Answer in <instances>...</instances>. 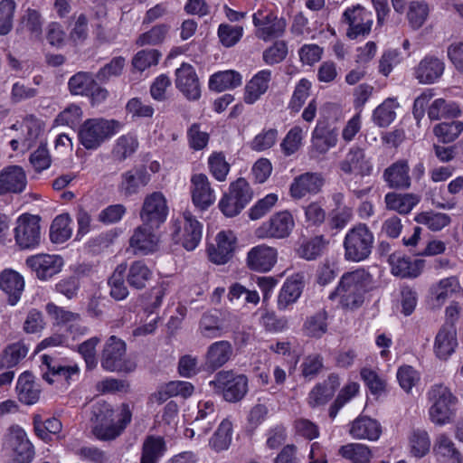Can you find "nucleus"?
<instances>
[{
	"instance_id": "6e6d98bb",
	"label": "nucleus",
	"mask_w": 463,
	"mask_h": 463,
	"mask_svg": "<svg viewBox=\"0 0 463 463\" xmlns=\"http://www.w3.org/2000/svg\"><path fill=\"white\" fill-rule=\"evenodd\" d=\"M232 422L227 419L223 420L220 423L213 436L210 439V447L217 452L227 449L232 441Z\"/></svg>"
},
{
	"instance_id": "e2e57ef3",
	"label": "nucleus",
	"mask_w": 463,
	"mask_h": 463,
	"mask_svg": "<svg viewBox=\"0 0 463 463\" xmlns=\"http://www.w3.org/2000/svg\"><path fill=\"white\" fill-rule=\"evenodd\" d=\"M227 194L239 202L238 204L243 208L250 202L253 194L249 183L244 178H238L232 183Z\"/></svg>"
},
{
	"instance_id": "cd10ccee",
	"label": "nucleus",
	"mask_w": 463,
	"mask_h": 463,
	"mask_svg": "<svg viewBox=\"0 0 463 463\" xmlns=\"http://www.w3.org/2000/svg\"><path fill=\"white\" fill-rule=\"evenodd\" d=\"M277 250L266 245H258L252 248L247 256V264L252 270L266 272L275 265Z\"/></svg>"
},
{
	"instance_id": "f257e3e1",
	"label": "nucleus",
	"mask_w": 463,
	"mask_h": 463,
	"mask_svg": "<svg viewBox=\"0 0 463 463\" xmlns=\"http://www.w3.org/2000/svg\"><path fill=\"white\" fill-rule=\"evenodd\" d=\"M114 414L112 406L106 402L99 401L91 406L92 432L97 439L100 440L114 439L131 421L132 415L128 404H122L118 422H115Z\"/></svg>"
},
{
	"instance_id": "338daca9",
	"label": "nucleus",
	"mask_w": 463,
	"mask_h": 463,
	"mask_svg": "<svg viewBox=\"0 0 463 463\" xmlns=\"http://www.w3.org/2000/svg\"><path fill=\"white\" fill-rule=\"evenodd\" d=\"M359 390V385L356 383H350L346 384L338 393L336 399L329 408V417L335 419L339 410L348 402L353 397L356 395Z\"/></svg>"
},
{
	"instance_id": "79ce46f5",
	"label": "nucleus",
	"mask_w": 463,
	"mask_h": 463,
	"mask_svg": "<svg viewBox=\"0 0 463 463\" xmlns=\"http://www.w3.org/2000/svg\"><path fill=\"white\" fill-rule=\"evenodd\" d=\"M461 115V109L455 102L447 101L444 99H435L428 109V117L430 120L441 118H456Z\"/></svg>"
},
{
	"instance_id": "b1692460",
	"label": "nucleus",
	"mask_w": 463,
	"mask_h": 463,
	"mask_svg": "<svg viewBox=\"0 0 463 463\" xmlns=\"http://www.w3.org/2000/svg\"><path fill=\"white\" fill-rule=\"evenodd\" d=\"M339 167L345 174L356 173L361 176H368L373 171L371 160L366 157L364 149L358 146L350 148L345 159L339 163Z\"/></svg>"
},
{
	"instance_id": "052dcab7",
	"label": "nucleus",
	"mask_w": 463,
	"mask_h": 463,
	"mask_svg": "<svg viewBox=\"0 0 463 463\" xmlns=\"http://www.w3.org/2000/svg\"><path fill=\"white\" fill-rule=\"evenodd\" d=\"M33 426L36 435L44 441L50 440L51 435H58L62 429L61 420L54 417L43 421L40 416H35Z\"/></svg>"
},
{
	"instance_id": "f3484780",
	"label": "nucleus",
	"mask_w": 463,
	"mask_h": 463,
	"mask_svg": "<svg viewBox=\"0 0 463 463\" xmlns=\"http://www.w3.org/2000/svg\"><path fill=\"white\" fill-rule=\"evenodd\" d=\"M175 87L189 100L201 97V85L194 68L189 63H182L175 70Z\"/></svg>"
},
{
	"instance_id": "f8f14e48",
	"label": "nucleus",
	"mask_w": 463,
	"mask_h": 463,
	"mask_svg": "<svg viewBox=\"0 0 463 463\" xmlns=\"http://www.w3.org/2000/svg\"><path fill=\"white\" fill-rule=\"evenodd\" d=\"M342 22L348 24L346 36L356 39L370 33L373 23V14L364 6L356 5L344 12Z\"/></svg>"
},
{
	"instance_id": "09e8293b",
	"label": "nucleus",
	"mask_w": 463,
	"mask_h": 463,
	"mask_svg": "<svg viewBox=\"0 0 463 463\" xmlns=\"http://www.w3.org/2000/svg\"><path fill=\"white\" fill-rule=\"evenodd\" d=\"M241 84V76L235 71H219L211 76L209 87L216 91L234 89Z\"/></svg>"
},
{
	"instance_id": "69168bd1",
	"label": "nucleus",
	"mask_w": 463,
	"mask_h": 463,
	"mask_svg": "<svg viewBox=\"0 0 463 463\" xmlns=\"http://www.w3.org/2000/svg\"><path fill=\"white\" fill-rule=\"evenodd\" d=\"M169 31V26L165 24H157L152 27L146 33H142L137 40V44L139 46L144 45H156L165 40Z\"/></svg>"
},
{
	"instance_id": "c9c22d12",
	"label": "nucleus",
	"mask_w": 463,
	"mask_h": 463,
	"mask_svg": "<svg viewBox=\"0 0 463 463\" xmlns=\"http://www.w3.org/2000/svg\"><path fill=\"white\" fill-rule=\"evenodd\" d=\"M15 33L20 35L28 33L31 39L39 38L43 33L41 14L37 10L28 8L22 16Z\"/></svg>"
},
{
	"instance_id": "37998d69",
	"label": "nucleus",
	"mask_w": 463,
	"mask_h": 463,
	"mask_svg": "<svg viewBox=\"0 0 463 463\" xmlns=\"http://www.w3.org/2000/svg\"><path fill=\"white\" fill-rule=\"evenodd\" d=\"M463 288L456 276H451L439 280L433 288L432 294L438 307H440L453 294L461 293Z\"/></svg>"
},
{
	"instance_id": "7ed1b4c3",
	"label": "nucleus",
	"mask_w": 463,
	"mask_h": 463,
	"mask_svg": "<svg viewBox=\"0 0 463 463\" xmlns=\"http://www.w3.org/2000/svg\"><path fill=\"white\" fill-rule=\"evenodd\" d=\"M373 242V233L366 224L354 225L344 239L345 259L354 262L368 259L372 253Z\"/></svg>"
},
{
	"instance_id": "1a4fd4ad",
	"label": "nucleus",
	"mask_w": 463,
	"mask_h": 463,
	"mask_svg": "<svg viewBox=\"0 0 463 463\" xmlns=\"http://www.w3.org/2000/svg\"><path fill=\"white\" fill-rule=\"evenodd\" d=\"M3 448L14 453L17 463H30L34 458V449L26 432L18 425L11 426L4 436Z\"/></svg>"
},
{
	"instance_id": "c03bdc74",
	"label": "nucleus",
	"mask_w": 463,
	"mask_h": 463,
	"mask_svg": "<svg viewBox=\"0 0 463 463\" xmlns=\"http://www.w3.org/2000/svg\"><path fill=\"white\" fill-rule=\"evenodd\" d=\"M126 271V264L118 265L108 281L110 288L109 295L117 301L123 300L128 296V289L125 284Z\"/></svg>"
},
{
	"instance_id": "4468645a",
	"label": "nucleus",
	"mask_w": 463,
	"mask_h": 463,
	"mask_svg": "<svg viewBox=\"0 0 463 463\" xmlns=\"http://www.w3.org/2000/svg\"><path fill=\"white\" fill-rule=\"evenodd\" d=\"M294 225V219L289 212H279L257 229L256 235L259 238H286L290 234Z\"/></svg>"
},
{
	"instance_id": "6e6552de",
	"label": "nucleus",
	"mask_w": 463,
	"mask_h": 463,
	"mask_svg": "<svg viewBox=\"0 0 463 463\" xmlns=\"http://www.w3.org/2000/svg\"><path fill=\"white\" fill-rule=\"evenodd\" d=\"M203 225L189 211L183 213L172 224V237L187 250H194L202 239Z\"/></svg>"
},
{
	"instance_id": "a18cd8bd",
	"label": "nucleus",
	"mask_w": 463,
	"mask_h": 463,
	"mask_svg": "<svg viewBox=\"0 0 463 463\" xmlns=\"http://www.w3.org/2000/svg\"><path fill=\"white\" fill-rule=\"evenodd\" d=\"M432 132L439 142L443 144L452 143L463 132V122L452 120L438 123L433 127Z\"/></svg>"
},
{
	"instance_id": "0e129e2a",
	"label": "nucleus",
	"mask_w": 463,
	"mask_h": 463,
	"mask_svg": "<svg viewBox=\"0 0 463 463\" xmlns=\"http://www.w3.org/2000/svg\"><path fill=\"white\" fill-rule=\"evenodd\" d=\"M416 222L426 225L431 231H440L450 222V218L441 213H421L415 218Z\"/></svg>"
},
{
	"instance_id": "39448f33",
	"label": "nucleus",
	"mask_w": 463,
	"mask_h": 463,
	"mask_svg": "<svg viewBox=\"0 0 463 463\" xmlns=\"http://www.w3.org/2000/svg\"><path fill=\"white\" fill-rule=\"evenodd\" d=\"M122 125L115 119L90 118L79 130V139L86 149L98 148L107 138L119 131Z\"/></svg>"
},
{
	"instance_id": "58836bf2",
	"label": "nucleus",
	"mask_w": 463,
	"mask_h": 463,
	"mask_svg": "<svg viewBox=\"0 0 463 463\" xmlns=\"http://www.w3.org/2000/svg\"><path fill=\"white\" fill-rule=\"evenodd\" d=\"M456 329L441 327L436 335L434 350L439 359L446 360L457 346Z\"/></svg>"
},
{
	"instance_id": "603ef678",
	"label": "nucleus",
	"mask_w": 463,
	"mask_h": 463,
	"mask_svg": "<svg viewBox=\"0 0 463 463\" xmlns=\"http://www.w3.org/2000/svg\"><path fill=\"white\" fill-rule=\"evenodd\" d=\"M302 292V283L298 279H288L283 284L278 298L279 309H285L288 305L296 302Z\"/></svg>"
},
{
	"instance_id": "e433bc0d",
	"label": "nucleus",
	"mask_w": 463,
	"mask_h": 463,
	"mask_svg": "<svg viewBox=\"0 0 463 463\" xmlns=\"http://www.w3.org/2000/svg\"><path fill=\"white\" fill-rule=\"evenodd\" d=\"M166 451L164 438L147 436L142 445L140 463H157Z\"/></svg>"
},
{
	"instance_id": "c756f323",
	"label": "nucleus",
	"mask_w": 463,
	"mask_h": 463,
	"mask_svg": "<svg viewBox=\"0 0 463 463\" xmlns=\"http://www.w3.org/2000/svg\"><path fill=\"white\" fill-rule=\"evenodd\" d=\"M392 273L401 278H416L424 267V260L420 259L411 260L410 257L392 255L389 259Z\"/></svg>"
},
{
	"instance_id": "20e7f679",
	"label": "nucleus",
	"mask_w": 463,
	"mask_h": 463,
	"mask_svg": "<svg viewBox=\"0 0 463 463\" xmlns=\"http://www.w3.org/2000/svg\"><path fill=\"white\" fill-rule=\"evenodd\" d=\"M428 399L431 403L429 410L430 420L440 426L449 423L458 402L450 389L442 383L434 384L428 392Z\"/></svg>"
},
{
	"instance_id": "393cba45",
	"label": "nucleus",
	"mask_w": 463,
	"mask_h": 463,
	"mask_svg": "<svg viewBox=\"0 0 463 463\" xmlns=\"http://www.w3.org/2000/svg\"><path fill=\"white\" fill-rule=\"evenodd\" d=\"M24 279L17 271L5 269L0 272V289L7 296L11 306L16 305L24 290Z\"/></svg>"
},
{
	"instance_id": "5701e85b",
	"label": "nucleus",
	"mask_w": 463,
	"mask_h": 463,
	"mask_svg": "<svg viewBox=\"0 0 463 463\" xmlns=\"http://www.w3.org/2000/svg\"><path fill=\"white\" fill-rule=\"evenodd\" d=\"M325 179L320 173L307 172L295 177L290 185V194L301 199L307 194H317L321 191Z\"/></svg>"
},
{
	"instance_id": "7c9ffc66",
	"label": "nucleus",
	"mask_w": 463,
	"mask_h": 463,
	"mask_svg": "<svg viewBox=\"0 0 463 463\" xmlns=\"http://www.w3.org/2000/svg\"><path fill=\"white\" fill-rule=\"evenodd\" d=\"M235 241L236 238L232 232H219L216 237V247L209 250L210 260L216 264L226 263L232 256Z\"/></svg>"
},
{
	"instance_id": "a211bd4d",
	"label": "nucleus",
	"mask_w": 463,
	"mask_h": 463,
	"mask_svg": "<svg viewBox=\"0 0 463 463\" xmlns=\"http://www.w3.org/2000/svg\"><path fill=\"white\" fill-rule=\"evenodd\" d=\"M233 346L227 340L212 343L203 355V368L214 372L225 365L233 356Z\"/></svg>"
},
{
	"instance_id": "4be33fe9",
	"label": "nucleus",
	"mask_w": 463,
	"mask_h": 463,
	"mask_svg": "<svg viewBox=\"0 0 463 463\" xmlns=\"http://www.w3.org/2000/svg\"><path fill=\"white\" fill-rule=\"evenodd\" d=\"M191 194L193 203L204 211L213 204L215 194L204 174H195L191 178Z\"/></svg>"
},
{
	"instance_id": "72a5a7b5",
	"label": "nucleus",
	"mask_w": 463,
	"mask_h": 463,
	"mask_svg": "<svg viewBox=\"0 0 463 463\" xmlns=\"http://www.w3.org/2000/svg\"><path fill=\"white\" fill-rule=\"evenodd\" d=\"M218 420V411L214 403L211 401L199 402L197 415L191 423L195 430L201 433H208L213 428Z\"/></svg>"
},
{
	"instance_id": "864d4df0",
	"label": "nucleus",
	"mask_w": 463,
	"mask_h": 463,
	"mask_svg": "<svg viewBox=\"0 0 463 463\" xmlns=\"http://www.w3.org/2000/svg\"><path fill=\"white\" fill-rule=\"evenodd\" d=\"M138 147V141L134 135L127 134L119 137L112 149L115 160L122 162L131 156Z\"/></svg>"
},
{
	"instance_id": "dca6fc26",
	"label": "nucleus",
	"mask_w": 463,
	"mask_h": 463,
	"mask_svg": "<svg viewBox=\"0 0 463 463\" xmlns=\"http://www.w3.org/2000/svg\"><path fill=\"white\" fill-rule=\"evenodd\" d=\"M41 374L42 378L49 384L64 379L69 382L71 377L79 373L78 365H64L56 357L51 354H43L41 357Z\"/></svg>"
},
{
	"instance_id": "4d7b16f0",
	"label": "nucleus",
	"mask_w": 463,
	"mask_h": 463,
	"mask_svg": "<svg viewBox=\"0 0 463 463\" xmlns=\"http://www.w3.org/2000/svg\"><path fill=\"white\" fill-rule=\"evenodd\" d=\"M71 217L67 213L58 215L50 228V237L54 243H62L71 236Z\"/></svg>"
},
{
	"instance_id": "de8ad7c7",
	"label": "nucleus",
	"mask_w": 463,
	"mask_h": 463,
	"mask_svg": "<svg viewBox=\"0 0 463 463\" xmlns=\"http://www.w3.org/2000/svg\"><path fill=\"white\" fill-rule=\"evenodd\" d=\"M327 312L325 309L318 310L307 317L303 330L306 335L320 338L327 331Z\"/></svg>"
},
{
	"instance_id": "680f3d73",
	"label": "nucleus",
	"mask_w": 463,
	"mask_h": 463,
	"mask_svg": "<svg viewBox=\"0 0 463 463\" xmlns=\"http://www.w3.org/2000/svg\"><path fill=\"white\" fill-rule=\"evenodd\" d=\"M397 104L393 99H388L378 106L373 115V121L381 128L389 126L395 118L396 113L394 109Z\"/></svg>"
},
{
	"instance_id": "13d9d810",
	"label": "nucleus",
	"mask_w": 463,
	"mask_h": 463,
	"mask_svg": "<svg viewBox=\"0 0 463 463\" xmlns=\"http://www.w3.org/2000/svg\"><path fill=\"white\" fill-rule=\"evenodd\" d=\"M326 244L327 241L323 235L316 236L303 241L298 248L297 253L300 258L312 260L321 255Z\"/></svg>"
},
{
	"instance_id": "49530a36",
	"label": "nucleus",
	"mask_w": 463,
	"mask_h": 463,
	"mask_svg": "<svg viewBox=\"0 0 463 463\" xmlns=\"http://www.w3.org/2000/svg\"><path fill=\"white\" fill-rule=\"evenodd\" d=\"M199 332L203 337L213 339L223 335V326L217 312H207L202 316L199 323Z\"/></svg>"
},
{
	"instance_id": "8fccbe9b",
	"label": "nucleus",
	"mask_w": 463,
	"mask_h": 463,
	"mask_svg": "<svg viewBox=\"0 0 463 463\" xmlns=\"http://www.w3.org/2000/svg\"><path fill=\"white\" fill-rule=\"evenodd\" d=\"M338 454L353 463H369L372 458L371 449L361 443L343 445L339 448Z\"/></svg>"
},
{
	"instance_id": "2eb2a0df",
	"label": "nucleus",
	"mask_w": 463,
	"mask_h": 463,
	"mask_svg": "<svg viewBox=\"0 0 463 463\" xmlns=\"http://www.w3.org/2000/svg\"><path fill=\"white\" fill-rule=\"evenodd\" d=\"M252 19L253 24L258 28L256 35L264 41L282 35L287 26L285 19L279 18L268 10H258Z\"/></svg>"
},
{
	"instance_id": "3c124183",
	"label": "nucleus",
	"mask_w": 463,
	"mask_h": 463,
	"mask_svg": "<svg viewBox=\"0 0 463 463\" xmlns=\"http://www.w3.org/2000/svg\"><path fill=\"white\" fill-rule=\"evenodd\" d=\"M95 86L96 80L92 73L87 71L77 72L68 81V88L72 95L89 96V92Z\"/></svg>"
},
{
	"instance_id": "5fc2aeb1",
	"label": "nucleus",
	"mask_w": 463,
	"mask_h": 463,
	"mask_svg": "<svg viewBox=\"0 0 463 463\" xmlns=\"http://www.w3.org/2000/svg\"><path fill=\"white\" fill-rule=\"evenodd\" d=\"M409 446L411 455L416 458H422L427 455L430 449V439L425 430L416 429L409 436Z\"/></svg>"
},
{
	"instance_id": "a878e982",
	"label": "nucleus",
	"mask_w": 463,
	"mask_h": 463,
	"mask_svg": "<svg viewBox=\"0 0 463 463\" xmlns=\"http://www.w3.org/2000/svg\"><path fill=\"white\" fill-rule=\"evenodd\" d=\"M383 178L392 189H409L411 184V179L408 161L400 159L392 163L383 171Z\"/></svg>"
},
{
	"instance_id": "bf43d9fd",
	"label": "nucleus",
	"mask_w": 463,
	"mask_h": 463,
	"mask_svg": "<svg viewBox=\"0 0 463 463\" xmlns=\"http://www.w3.org/2000/svg\"><path fill=\"white\" fill-rule=\"evenodd\" d=\"M28 352L29 347L23 341L8 345L3 352L4 365L7 368L14 367L26 357Z\"/></svg>"
},
{
	"instance_id": "6ab92c4d",
	"label": "nucleus",
	"mask_w": 463,
	"mask_h": 463,
	"mask_svg": "<svg viewBox=\"0 0 463 463\" xmlns=\"http://www.w3.org/2000/svg\"><path fill=\"white\" fill-rule=\"evenodd\" d=\"M149 181L150 175L145 167H133L121 174L118 189L124 197H131L137 194Z\"/></svg>"
},
{
	"instance_id": "473e14b6",
	"label": "nucleus",
	"mask_w": 463,
	"mask_h": 463,
	"mask_svg": "<svg viewBox=\"0 0 463 463\" xmlns=\"http://www.w3.org/2000/svg\"><path fill=\"white\" fill-rule=\"evenodd\" d=\"M18 399L26 405H32L38 402L41 394L39 385L34 382L33 375L26 371L18 377L16 383Z\"/></svg>"
},
{
	"instance_id": "f03ea898",
	"label": "nucleus",
	"mask_w": 463,
	"mask_h": 463,
	"mask_svg": "<svg viewBox=\"0 0 463 463\" xmlns=\"http://www.w3.org/2000/svg\"><path fill=\"white\" fill-rule=\"evenodd\" d=\"M373 288L372 275L364 269H357L342 276L335 292L330 295V298L336 294L343 307L356 309L364 304L365 293Z\"/></svg>"
},
{
	"instance_id": "9b49d317",
	"label": "nucleus",
	"mask_w": 463,
	"mask_h": 463,
	"mask_svg": "<svg viewBox=\"0 0 463 463\" xmlns=\"http://www.w3.org/2000/svg\"><path fill=\"white\" fill-rule=\"evenodd\" d=\"M168 214V206L165 195L161 192H153L145 196L139 216L145 225L159 228Z\"/></svg>"
},
{
	"instance_id": "c85d7f7f",
	"label": "nucleus",
	"mask_w": 463,
	"mask_h": 463,
	"mask_svg": "<svg viewBox=\"0 0 463 463\" xmlns=\"http://www.w3.org/2000/svg\"><path fill=\"white\" fill-rule=\"evenodd\" d=\"M340 385L337 374L331 373L322 383L317 384L308 394V404L311 407L325 405L334 396Z\"/></svg>"
},
{
	"instance_id": "0eeeda50",
	"label": "nucleus",
	"mask_w": 463,
	"mask_h": 463,
	"mask_svg": "<svg viewBox=\"0 0 463 463\" xmlns=\"http://www.w3.org/2000/svg\"><path fill=\"white\" fill-rule=\"evenodd\" d=\"M248 378L233 371H219L209 384L229 402H237L248 392Z\"/></svg>"
},
{
	"instance_id": "ddd939ff",
	"label": "nucleus",
	"mask_w": 463,
	"mask_h": 463,
	"mask_svg": "<svg viewBox=\"0 0 463 463\" xmlns=\"http://www.w3.org/2000/svg\"><path fill=\"white\" fill-rule=\"evenodd\" d=\"M25 264L38 279L47 281L61 271L64 261L60 255L41 253L28 257Z\"/></svg>"
},
{
	"instance_id": "4c0bfd02",
	"label": "nucleus",
	"mask_w": 463,
	"mask_h": 463,
	"mask_svg": "<svg viewBox=\"0 0 463 463\" xmlns=\"http://www.w3.org/2000/svg\"><path fill=\"white\" fill-rule=\"evenodd\" d=\"M433 452L438 458L452 463H463V458L455 443L447 434H439L436 437Z\"/></svg>"
},
{
	"instance_id": "f704fd0d",
	"label": "nucleus",
	"mask_w": 463,
	"mask_h": 463,
	"mask_svg": "<svg viewBox=\"0 0 463 463\" xmlns=\"http://www.w3.org/2000/svg\"><path fill=\"white\" fill-rule=\"evenodd\" d=\"M271 80V71L263 70L255 74L245 86L244 101L247 104H253L269 89Z\"/></svg>"
},
{
	"instance_id": "aec40b11",
	"label": "nucleus",
	"mask_w": 463,
	"mask_h": 463,
	"mask_svg": "<svg viewBox=\"0 0 463 463\" xmlns=\"http://www.w3.org/2000/svg\"><path fill=\"white\" fill-rule=\"evenodd\" d=\"M445 63L435 55H426L414 68L413 75L420 84H433L444 73Z\"/></svg>"
},
{
	"instance_id": "412c9836",
	"label": "nucleus",
	"mask_w": 463,
	"mask_h": 463,
	"mask_svg": "<svg viewBox=\"0 0 463 463\" xmlns=\"http://www.w3.org/2000/svg\"><path fill=\"white\" fill-rule=\"evenodd\" d=\"M156 229L142 222L134 230L129 245L135 254L147 255L157 250L159 239L154 232Z\"/></svg>"
},
{
	"instance_id": "774afa93",
	"label": "nucleus",
	"mask_w": 463,
	"mask_h": 463,
	"mask_svg": "<svg viewBox=\"0 0 463 463\" xmlns=\"http://www.w3.org/2000/svg\"><path fill=\"white\" fill-rule=\"evenodd\" d=\"M429 14L428 5L424 2L413 1L410 4L408 20L413 29H419L423 25Z\"/></svg>"
},
{
	"instance_id": "ea45409f",
	"label": "nucleus",
	"mask_w": 463,
	"mask_h": 463,
	"mask_svg": "<svg viewBox=\"0 0 463 463\" xmlns=\"http://www.w3.org/2000/svg\"><path fill=\"white\" fill-rule=\"evenodd\" d=\"M384 202L387 209L407 214L420 202V196L414 194H400L392 192L385 195Z\"/></svg>"
},
{
	"instance_id": "423d86ee",
	"label": "nucleus",
	"mask_w": 463,
	"mask_h": 463,
	"mask_svg": "<svg viewBox=\"0 0 463 463\" xmlns=\"http://www.w3.org/2000/svg\"><path fill=\"white\" fill-rule=\"evenodd\" d=\"M101 367L108 372L130 373L136 364L127 355L126 343L116 335L105 342L100 354Z\"/></svg>"
},
{
	"instance_id": "a19ab883",
	"label": "nucleus",
	"mask_w": 463,
	"mask_h": 463,
	"mask_svg": "<svg viewBox=\"0 0 463 463\" xmlns=\"http://www.w3.org/2000/svg\"><path fill=\"white\" fill-rule=\"evenodd\" d=\"M152 270L141 260L133 261L125 277L128 285L136 289H143L152 278Z\"/></svg>"
},
{
	"instance_id": "bb28decb",
	"label": "nucleus",
	"mask_w": 463,
	"mask_h": 463,
	"mask_svg": "<svg viewBox=\"0 0 463 463\" xmlns=\"http://www.w3.org/2000/svg\"><path fill=\"white\" fill-rule=\"evenodd\" d=\"M26 175L19 165H9L0 171V196L8 193L20 194L26 186Z\"/></svg>"
},
{
	"instance_id": "2f4dec72",
	"label": "nucleus",
	"mask_w": 463,
	"mask_h": 463,
	"mask_svg": "<svg viewBox=\"0 0 463 463\" xmlns=\"http://www.w3.org/2000/svg\"><path fill=\"white\" fill-rule=\"evenodd\" d=\"M382 432L380 423L369 417L355 419L350 426L349 433L354 439L376 440Z\"/></svg>"
},
{
	"instance_id": "9d476101",
	"label": "nucleus",
	"mask_w": 463,
	"mask_h": 463,
	"mask_svg": "<svg viewBox=\"0 0 463 463\" xmlns=\"http://www.w3.org/2000/svg\"><path fill=\"white\" fill-rule=\"evenodd\" d=\"M16 245L22 250L33 249L41 241L40 218L24 213L19 216L14 229Z\"/></svg>"
}]
</instances>
